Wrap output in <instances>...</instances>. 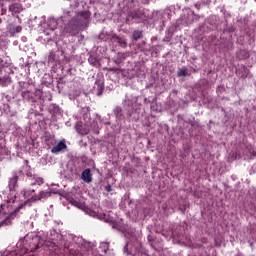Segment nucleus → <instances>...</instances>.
I'll return each mask as SVG.
<instances>
[{"label":"nucleus","instance_id":"nucleus-1","mask_svg":"<svg viewBox=\"0 0 256 256\" xmlns=\"http://www.w3.org/2000/svg\"><path fill=\"white\" fill-rule=\"evenodd\" d=\"M21 209V206L17 205V200L13 198H9L6 202V204L1 205L0 213L1 215H8L6 217V220L1 225H9L11 223L10 219H13L15 215H17V211Z\"/></svg>","mask_w":256,"mask_h":256},{"label":"nucleus","instance_id":"nucleus-2","mask_svg":"<svg viewBox=\"0 0 256 256\" xmlns=\"http://www.w3.org/2000/svg\"><path fill=\"white\" fill-rule=\"evenodd\" d=\"M51 197V191H42L39 195L32 196V201H41V199H47Z\"/></svg>","mask_w":256,"mask_h":256},{"label":"nucleus","instance_id":"nucleus-3","mask_svg":"<svg viewBox=\"0 0 256 256\" xmlns=\"http://www.w3.org/2000/svg\"><path fill=\"white\" fill-rule=\"evenodd\" d=\"M63 149H67V145L65 144V142L60 141L56 146L52 148L51 152L55 154L61 153Z\"/></svg>","mask_w":256,"mask_h":256},{"label":"nucleus","instance_id":"nucleus-4","mask_svg":"<svg viewBox=\"0 0 256 256\" xmlns=\"http://www.w3.org/2000/svg\"><path fill=\"white\" fill-rule=\"evenodd\" d=\"M24 197L25 199H27V201H30L31 203H35L36 200H33V197H37V195H35L34 190H25Z\"/></svg>","mask_w":256,"mask_h":256},{"label":"nucleus","instance_id":"nucleus-5","mask_svg":"<svg viewBox=\"0 0 256 256\" xmlns=\"http://www.w3.org/2000/svg\"><path fill=\"white\" fill-rule=\"evenodd\" d=\"M82 181H85L86 183H91V170L86 169L82 172L81 176Z\"/></svg>","mask_w":256,"mask_h":256},{"label":"nucleus","instance_id":"nucleus-6","mask_svg":"<svg viewBox=\"0 0 256 256\" xmlns=\"http://www.w3.org/2000/svg\"><path fill=\"white\" fill-rule=\"evenodd\" d=\"M39 236H35L32 241H33V245L29 248H27V251H33L34 249H39V244H37V241H39Z\"/></svg>","mask_w":256,"mask_h":256},{"label":"nucleus","instance_id":"nucleus-7","mask_svg":"<svg viewBox=\"0 0 256 256\" xmlns=\"http://www.w3.org/2000/svg\"><path fill=\"white\" fill-rule=\"evenodd\" d=\"M15 187H17V177L10 179V182H9L10 191H14Z\"/></svg>","mask_w":256,"mask_h":256},{"label":"nucleus","instance_id":"nucleus-8","mask_svg":"<svg viewBox=\"0 0 256 256\" xmlns=\"http://www.w3.org/2000/svg\"><path fill=\"white\" fill-rule=\"evenodd\" d=\"M133 19H143V16H139L137 13H132L128 16L127 21H133Z\"/></svg>","mask_w":256,"mask_h":256},{"label":"nucleus","instance_id":"nucleus-9","mask_svg":"<svg viewBox=\"0 0 256 256\" xmlns=\"http://www.w3.org/2000/svg\"><path fill=\"white\" fill-rule=\"evenodd\" d=\"M72 205H74V207H78V209H84L85 204L78 202V201H72Z\"/></svg>","mask_w":256,"mask_h":256},{"label":"nucleus","instance_id":"nucleus-10","mask_svg":"<svg viewBox=\"0 0 256 256\" xmlns=\"http://www.w3.org/2000/svg\"><path fill=\"white\" fill-rule=\"evenodd\" d=\"M43 178H36L35 182H32V185H43Z\"/></svg>","mask_w":256,"mask_h":256},{"label":"nucleus","instance_id":"nucleus-11","mask_svg":"<svg viewBox=\"0 0 256 256\" xmlns=\"http://www.w3.org/2000/svg\"><path fill=\"white\" fill-rule=\"evenodd\" d=\"M133 39H141V31H134L133 33Z\"/></svg>","mask_w":256,"mask_h":256},{"label":"nucleus","instance_id":"nucleus-12","mask_svg":"<svg viewBox=\"0 0 256 256\" xmlns=\"http://www.w3.org/2000/svg\"><path fill=\"white\" fill-rule=\"evenodd\" d=\"M178 75L179 77H185V75H187V70L185 69L179 70Z\"/></svg>","mask_w":256,"mask_h":256},{"label":"nucleus","instance_id":"nucleus-13","mask_svg":"<svg viewBox=\"0 0 256 256\" xmlns=\"http://www.w3.org/2000/svg\"><path fill=\"white\" fill-rule=\"evenodd\" d=\"M10 11H12V13H19V10L15 9V5L10 6Z\"/></svg>","mask_w":256,"mask_h":256},{"label":"nucleus","instance_id":"nucleus-14","mask_svg":"<svg viewBox=\"0 0 256 256\" xmlns=\"http://www.w3.org/2000/svg\"><path fill=\"white\" fill-rule=\"evenodd\" d=\"M94 59H95V58H93V57H90V58H89V63H91V65H95Z\"/></svg>","mask_w":256,"mask_h":256},{"label":"nucleus","instance_id":"nucleus-15","mask_svg":"<svg viewBox=\"0 0 256 256\" xmlns=\"http://www.w3.org/2000/svg\"><path fill=\"white\" fill-rule=\"evenodd\" d=\"M89 133V129H86L84 132H81L82 135H87Z\"/></svg>","mask_w":256,"mask_h":256},{"label":"nucleus","instance_id":"nucleus-16","mask_svg":"<svg viewBox=\"0 0 256 256\" xmlns=\"http://www.w3.org/2000/svg\"><path fill=\"white\" fill-rule=\"evenodd\" d=\"M102 247H108L107 243H102Z\"/></svg>","mask_w":256,"mask_h":256},{"label":"nucleus","instance_id":"nucleus-17","mask_svg":"<svg viewBox=\"0 0 256 256\" xmlns=\"http://www.w3.org/2000/svg\"><path fill=\"white\" fill-rule=\"evenodd\" d=\"M56 25H54L53 27H51V29H55Z\"/></svg>","mask_w":256,"mask_h":256},{"label":"nucleus","instance_id":"nucleus-18","mask_svg":"<svg viewBox=\"0 0 256 256\" xmlns=\"http://www.w3.org/2000/svg\"><path fill=\"white\" fill-rule=\"evenodd\" d=\"M25 239H26V241H27V240L29 239V236H27Z\"/></svg>","mask_w":256,"mask_h":256}]
</instances>
